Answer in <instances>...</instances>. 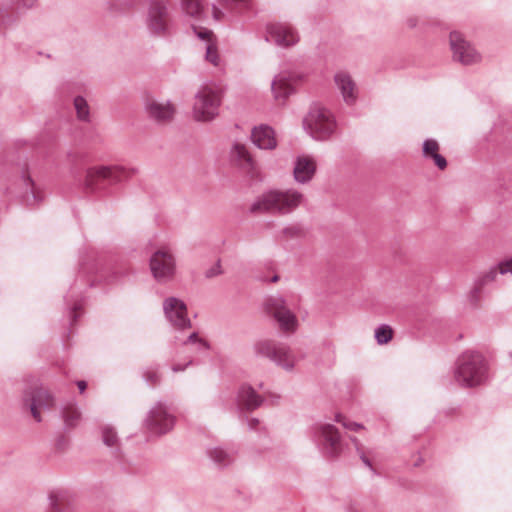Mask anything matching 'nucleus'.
Segmentation results:
<instances>
[{"mask_svg": "<svg viewBox=\"0 0 512 512\" xmlns=\"http://www.w3.org/2000/svg\"><path fill=\"white\" fill-rule=\"evenodd\" d=\"M305 202V195L295 188L270 189L257 197L250 210L258 213L288 215Z\"/></svg>", "mask_w": 512, "mask_h": 512, "instance_id": "nucleus-1", "label": "nucleus"}, {"mask_svg": "<svg viewBox=\"0 0 512 512\" xmlns=\"http://www.w3.org/2000/svg\"><path fill=\"white\" fill-rule=\"evenodd\" d=\"M489 377L488 363L479 352L466 351L462 353L455 365L454 378L464 387H474L483 384Z\"/></svg>", "mask_w": 512, "mask_h": 512, "instance_id": "nucleus-2", "label": "nucleus"}, {"mask_svg": "<svg viewBox=\"0 0 512 512\" xmlns=\"http://www.w3.org/2000/svg\"><path fill=\"white\" fill-rule=\"evenodd\" d=\"M304 130L317 141L329 139L337 131L333 113L320 104H313L302 121Z\"/></svg>", "mask_w": 512, "mask_h": 512, "instance_id": "nucleus-3", "label": "nucleus"}, {"mask_svg": "<svg viewBox=\"0 0 512 512\" xmlns=\"http://www.w3.org/2000/svg\"><path fill=\"white\" fill-rule=\"evenodd\" d=\"M221 105V89L214 83L203 84L194 97L192 117L198 122L215 119Z\"/></svg>", "mask_w": 512, "mask_h": 512, "instance_id": "nucleus-4", "label": "nucleus"}, {"mask_svg": "<svg viewBox=\"0 0 512 512\" xmlns=\"http://www.w3.org/2000/svg\"><path fill=\"white\" fill-rule=\"evenodd\" d=\"M264 311L275 321L280 331L294 333L297 330L298 318L282 295L267 297L264 302Z\"/></svg>", "mask_w": 512, "mask_h": 512, "instance_id": "nucleus-5", "label": "nucleus"}, {"mask_svg": "<svg viewBox=\"0 0 512 512\" xmlns=\"http://www.w3.org/2000/svg\"><path fill=\"white\" fill-rule=\"evenodd\" d=\"M254 350L258 355L269 358L286 371L293 370L298 362V358L291 348L284 344L262 340L254 345Z\"/></svg>", "mask_w": 512, "mask_h": 512, "instance_id": "nucleus-6", "label": "nucleus"}, {"mask_svg": "<svg viewBox=\"0 0 512 512\" xmlns=\"http://www.w3.org/2000/svg\"><path fill=\"white\" fill-rule=\"evenodd\" d=\"M145 26L151 36L165 37L169 34V11L164 0H151L149 2L145 15Z\"/></svg>", "mask_w": 512, "mask_h": 512, "instance_id": "nucleus-7", "label": "nucleus"}, {"mask_svg": "<svg viewBox=\"0 0 512 512\" xmlns=\"http://www.w3.org/2000/svg\"><path fill=\"white\" fill-rule=\"evenodd\" d=\"M314 438L321 452L330 458L339 456L344 443L339 430L332 424L319 423L314 427Z\"/></svg>", "mask_w": 512, "mask_h": 512, "instance_id": "nucleus-8", "label": "nucleus"}, {"mask_svg": "<svg viewBox=\"0 0 512 512\" xmlns=\"http://www.w3.org/2000/svg\"><path fill=\"white\" fill-rule=\"evenodd\" d=\"M175 424L174 415L163 403H156L148 412L144 427L152 435H163L172 430Z\"/></svg>", "mask_w": 512, "mask_h": 512, "instance_id": "nucleus-9", "label": "nucleus"}, {"mask_svg": "<svg viewBox=\"0 0 512 512\" xmlns=\"http://www.w3.org/2000/svg\"><path fill=\"white\" fill-rule=\"evenodd\" d=\"M449 43L454 61L466 66L478 64L481 61V54L460 32H451Z\"/></svg>", "mask_w": 512, "mask_h": 512, "instance_id": "nucleus-10", "label": "nucleus"}, {"mask_svg": "<svg viewBox=\"0 0 512 512\" xmlns=\"http://www.w3.org/2000/svg\"><path fill=\"white\" fill-rule=\"evenodd\" d=\"M150 270L158 282H167L173 278L176 272V263L169 249L161 248L152 254Z\"/></svg>", "mask_w": 512, "mask_h": 512, "instance_id": "nucleus-11", "label": "nucleus"}, {"mask_svg": "<svg viewBox=\"0 0 512 512\" xmlns=\"http://www.w3.org/2000/svg\"><path fill=\"white\" fill-rule=\"evenodd\" d=\"M124 169L121 167L95 166L86 170L84 186L90 191H97L101 188V182L107 180L109 183H116L122 179Z\"/></svg>", "mask_w": 512, "mask_h": 512, "instance_id": "nucleus-12", "label": "nucleus"}, {"mask_svg": "<svg viewBox=\"0 0 512 512\" xmlns=\"http://www.w3.org/2000/svg\"><path fill=\"white\" fill-rule=\"evenodd\" d=\"M266 40L287 48L298 43L299 35L296 29L288 23L271 22L266 26Z\"/></svg>", "mask_w": 512, "mask_h": 512, "instance_id": "nucleus-13", "label": "nucleus"}, {"mask_svg": "<svg viewBox=\"0 0 512 512\" xmlns=\"http://www.w3.org/2000/svg\"><path fill=\"white\" fill-rule=\"evenodd\" d=\"M163 310L167 320L177 329H185L191 326V321L187 317V307L185 303L175 297L167 298L163 303Z\"/></svg>", "mask_w": 512, "mask_h": 512, "instance_id": "nucleus-14", "label": "nucleus"}, {"mask_svg": "<svg viewBox=\"0 0 512 512\" xmlns=\"http://www.w3.org/2000/svg\"><path fill=\"white\" fill-rule=\"evenodd\" d=\"M298 80L297 75L291 72L282 71L278 73L271 82V91L274 99L284 103L294 93V83Z\"/></svg>", "mask_w": 512, "mask_h": 512, "instance_id": "nucleus-15", "label": "nucleus"}, {"mask_svg": "<svg viewBox=\"0 0 512 512\" xmlns=\"http://www.w3.org/2000/svg\"><path fill=\"white\" fill-rule=\"evenodd\" d=\"M21 201L28 207H37L44 200L43 190L36 185L28 172H24L19 180Z\"/></svg>", "mask_w": 512, "mask_h": 512, "instance_id": "nucleus-16", "label": "nucleus"}, {"mask_svg": "<svg viewBox=\"0 0 512 512\" xmlns=\"http://www.w3.org/2000/svg\"><path fill=\"white\" fill-rule=\"evenodd\" d=\"M230 156L232 161L251 178L258 176L256 162L248 152L245 145L241 143H234L230 151Z\"/></svg>", "mask_w": 512, "mask_h": 512, "instance_id": "nucleus-17", "label": "nucleus"}, {"mask_svg": "<svg viewBox=\"0 0 512 512\" xmlns=\"http://www.w3.org/2000/svg\"><path fill=\"white\" fill-rule=\"evenodd\" d=\"M145 111L152 120L158 123H166L173 119L175 107L170 101L149 99L145 103Z\"/></svg>", "mask_w": 512, "mask_h": 512, "instance_id": "nucleus-18", "label": "nucleus"}, {"mask_svg": "<svg viewBox=\"0 0 512 512\" xmlns=\"http://www.w3.org/2000/svg\"><path fill=\"white\" fill-rule=\"evenodd\" d=\"M317 170V164L313 157L309 155L298 156L295 159L293 167V178L299 184L309 183Z\"/></svg>", "mask_w": 512, "mask_h": 512, "instance_id": "nucleus-19", "label": "nucleus"}, {"mask_svg": "<svg viewBox=\"0 0 512 512\" xmlns=\"http://www.w3.org/2000/svg\"><path fill=\"white\" fill-rule=\"evenodd\" d=\"M29 406L33 418L37 422L42 421L41 411L49 409L54 404V398L45 389H36L32 392L31 397L25 400Z\"/></svg>", "mask_w": 512, "mask_h": 512, "instance_id": "nucleus-20", "label": "nucleus"}, {"mask_svg": "<svg viewBox=\"0 0 512 512\" xmlns=\"http://www.w3.org/2000/svg\"><path fill=\"white\" fill-rule=\"evenodd\" d=\"M501 274V262L497 265L491 266L486 271L481 272L474 280L473 288L469 292V299L473 303H477L480 298L483 289L489 284L493 283L497 275Z\"/></svg>", "mask_w": 512, "mask_h": 512, "instance_id": "nucleus-21", "label": "nucleus"}, {"mask_svg": "<svg viewBox=\"0 0 512 512\" xmlns=\"http://www.w3.org/2000/svg\"><path fill=\"white\" fill-rule=\"evenodd\" d=\"M251 0H215L211 5L212 18L215 21H223L229 12L237 8H248Z\"/></svg>", "mask_w": 512, "mask_h": 512, "instance_id": "nucleus-22", "label": "nucleus"}, {"mask_svg": "<svg viewBox=\"0 0 512 512\" xmlns=\"http://www.w3.org/2000/svg\"><path fill=\"white\" fill-rule=\"evenodd\" d=\"M251 140L259 149L272 150L277 146L275 132L267 125L255 127L251 132Z\"/></svg>", "mask_w": 512, "mask_h": 512, "instance_id": "nucleus-23", "label": "nucleus"}, {"mask_svg": "<svg viewBox=\"0 0 512 512\" xmlns=\"http://www.w3.org/2000/svg\"><path fill=\"white\" fill-rule=\"evenodd\" d=\"M49 510L48 512H72V497L66 489L52 490L48 495Z\"/></svg>", "mask_w": 512, "mask_h": 512, "instance_id": "nucleus-24", "label": "nucleus"}, {"mask_svg": "<svg viewBox=\"0 0 512 512\" xmlns=\"http://www.w3.org/2000/svg\"><path fill=\"white\" fill-rule=\"evenodd\" d=\"M263 402L261 396H259L256 391L251 386H242L239 389L237 395V403L239 407L254 410L258 408Z\"/></svg>", "mask_w": 512, "mask_h": 512, "instance_id": "nucleus-25", "label": "nucleus"}, {"mask_svg": "<svg viewBox=\"0 0 512 512\" xmlns=\"http://www.w3.org/2000/svg\"><path fill=\"white\" fill-rule=\"evenodd\" d=\"M336 89L345 101L352 99V76L348 70H339L334 75Z\"/></svg>", "mask_w": 512, "mask_h": 512, "instance_id": "nucleus-26", "label": "nucleus"}, {"mask_svg": "<svg viewBox=\"0 0 512 512\" xmlns=\"http://www.w3.org/2000/svg\"><path fill=\"white\" fill-rule=\"evenodd\" d=\"M422 152L423 156L432 159L440 170H444L447 167V161L439 154V144L435 139H426L423 142Z\"/></svg>", "mask_w": 512, "mask_h": 512, "instance_id": "nucleus-27", "label": "nucleus"}, {"mask_svg": "<svg viewBox=\"0 0 512 512\" xmlns=\"http://www.w3.org/2000/svg\"><path fill=\"white\" fill-rule=\"evenodd\" d=\"M182 11L195 19H202L206 15L205 0H180Z\"/></svg>", "mask_w": 512, "mask_h": 512, "instance_id": "nucleus-28", "label": "nucleus"}, {"mask_svg": "<svg viewBox=\"0 0 512 512\" xmlns=\"http://www.w3.org/2000/svg\"><path fill=\"white\" fill-rule=\"evenodd\" d=\"M209 457L219 466H227L234 460V454L222 447L210 449Z\"/></svg>", "mask_w": 512, "mask_h": 512, "instance_id": "nucleus-29", "label": "nucleus"}, {"mask_svg": "<svg viewBox=\"0 0 512 512\" xmlns=\"http://www.w3.org/2000/svg\"><path fill=\"white\" fill-rule=\"evenodd\" d=\"M182 345L191 347L195 352H206L210 346L208 342L201 338L196 332L191 333L183 342Z\"/></svg>", "mask_w": 512, "mask_h": 512, "instance_id": "nucleus-30", "label": "nucleus"}, {"mask_svg": "<svg viewBox=\"0 0 512 512\" xmlns=\"http://www.w3.org/2000/svg\"><path fill=\"white\" fill-rule=\"evenodd\" d=\"M63 419L66 427L68 428H74L76 427L80 420H81V413L75 406H67L64 408L63 412Z\"/></svg>", "mask_w": 512, "mask_h": 512, "instance_id": "nucleus-31", "label": "nucleus"}, {"mask_svg": "<svg viewBox=\"0 0 512 512\" xmlns=\"http://www.w3.org/2000/svg\"><path fill=\"white\" fill-rule=\"evenodd\" d=\"M74 107H75L77 117L79 120L89 121V117H90L89 105L83 97H81V96L75 97Z\"/></svg>", "mask_w": 512, "mask_h": 512, "instance_id": "nucleus-32", "label": "nucleus"}, {"mask_svg": "<svg viewBox=\"0 0 512 512\" xmlns=\"http://www.w3.org/2000/svg\"><path fill=\"white\" fill-rule=\"evenodd\" d=\"M205 60L215 67L221 65V57L219 55L217 45L215 42H209L205 46Z\"/></svg>", "mask_w": 512, "mask_h": 512, "instance_id": "nucleus-33", "label": "nucleus"}, {"mask_svg": "<svg viewBox=\"0 0 512 512\" xmlns=\"http://www.w3.org/2000/svg\"><path fill=\"white\" fill-rule=\"evenodd\" d=\"M375 339L379 345L388 343L393 336L392 328L387 324H382L375 329Z\"/></svg>", "mask_w": 512, "mask_h": 512, "instance_id": "nucleus-34", "label": "nucleus"}, {"mask_svg": "<svg viewBox=\"0 0 512 512\" xmlns=\"http://www.w3.org/2000/svg\"><path fill=\"white\" fill-rule=\"evenodd\" d=\"M101 433L105 445H107L108 447H116L118 445L119 439L113 427L106 425L102 427Z\"/></svg>", "mask_w": 512, "mask_h": 512, "instance_id": "nucleus-35", "label": "nucleus"}, {"mask_svg": "<svg viewBox=\"0 0 512 512\" xmlns=\"http://www.w3.org/2000/svg\"><path fill=\"white\" fill-rule=\"evenodd\" d=\"M194 33L197 37L205 42V45L209 42H214L213 33L211 30L206 28H193Z\"/></svg>", "mask_w": 512, "mask_h": 512, "instance_id": "nucleus-36", "label": "nucleus"}, {"mask_svg": "<svg viewBox=\"0 0 512 512\" xmlns=\"http://www.w3.org/2000/svg\"><path fill=\"white\" fill-rule=\"evenodd\" d=\"M145 381L150 385H156L160 381V374L157 370L148 369L143 374Z\"/></svg>", "mask_w": 512, "mask_h": 512, "instance_id": "nucleus-37", "label": "nucleus"}, {"mask_svg": "<svg viewBox=\"0 0 512 512\" xmlns=\"http://www.w3.org/2000/svg\"><path fill=\"white\" fill-rule=\"evenodd\" d=\"M38 0H15V5L18 10L26 11L33 9L37 6Z\"/></svg>", "mask_w": 512, "mask_h": 512, "instance_id": "nucleus-38", "label": "nucleus"}, {"mask_svg": "<svg viewBox=\"0 0 512 512\" xmlns=\"http://www.w3.org/2000/svg\"><path fill=\"white\" fill-rule=\"evenodd\" d=\"M512 274V257L501 261V275Z\"/></svg>", "mask_w": 512, "mask_h": 512, "instance_id": "nucleus-39", "label": "nucleus"}, {"mask_svg": "<svg viewBox=\"0 0 512 512\" xmlns=\"http://www.w3.org/2000/svg\"><path fill=\"white\" fill-rule=\"evenodd\" d=\"M335 421L337 423H340L342 424V426L344 428H349L350 427V422L346 419V417H344L342 414L338 413L335 415Z\"/></svg>", "mask_w": 512, "mask_h": 512, "instance_id": "nucleus-40", "label": "nucleus"}, {"mask_svg": "<svg viewBox=\"0 0 512 512\" xmlns=\"http://www.w3.org/2000/svg\"><path fill=\"white\" fill-rule=\"evenodd\" d=\"M192 364V360H189L186 364L182 365V364H174L172 366V371L173 372H181V371H184L189 365Z\"/></svg>", "mask_w": 512, "mask_h": 512, "instance_id": "nucleus-41", "label": "nucleus"}, {"mask_svg": "<svg viewBox=\"0 0 512 512\" xmlns=\"http://www.w3.org/2000/svg\"><path fill=\"white\" fill-rule=\"evenodd\" d=\"M360 458H361L362 462L365 464V466H367L373 474H376L375 470L372 467L370 460L364 454H361Z\"/></svg>", "mask_w": 512, "mask_h": 512, "instance_id": "nucleus-42", "label": "nucleus"}, {"mask_svg": "<svg viewBox=\"0 0 512 512\" xmlns=\"http://www.w3.org/2000/svg\"><path fill=\"white\" fill-rule=\"evenodd\" d=\"M77 386H78V388H79L80 392L82 393V392H84V391H85V389H86V387H87V384H86V382H85V381H78V382H77Z\"/></svg>", "mask_w": 512, "mask_h": 512, "instance_id": "nucleus-43", "label": "nucleus"}, {"mask_svg": "<svg viewBox=\"0 0 512 512\" xmlns=\"http://www.w3.org/2000/svg\"><path fill=\"white\" fill-rule=\"evenodd\" d=\"M257 424H258V420H257V419H251V420H249V426H250V428H255Z\"/></svg>", "mask_w": 512, "mask_h": 512, "instance_id": "nucleus-44", "label": "nucleus"}, {"mask_svg": "<svg viewBox=\"0 0 512 512\" xmlns=\"http://www.w3.org/2000/svg\"><path fill=\"white\" fill-rule=\"evenodd\" d=\"M353 427H354V432H355V431H356L358 428H360L361 426H360V425H358L357 423H354V424H353Z\"/></svg>", "mask_w": 512, "mask_h": 512, "instance_id": "nucleus-45", "label": "nucleus"}, {"mask_svg": "<svg viewBox=\"0 0 512 512\" xmlns=\"http://www.w3.org/2000/svg\"><path fill=\"white\" fill-rule=\"evenodd\" d=\"M279 277L277 275H275L273 278H272V282H276L278 281Z\"/></svg>", "mask_w": 512, "mask_h": 512, "instance_id": "nucleus-46", "label": "nucleus"}, {"mask_svg": "<svg viewBox=\"0 0 512 512\" xmlns=\"http://www.w3.org/2000/svg\"><path fill=\"white\" fill-rule=\"evenodd\" d=\"M214 274H215V273L211 271V272H208L207 276H209V277H210V276H213Z\"/></svg>", "mask_w": 512, "mask_h": 512, "instance_id": "nucleus-47", "label": "nucleus"}, {"mask_svg": "<svg viewBox=\"0 0 512 512\" xmlns=\"http://www.w3.org/2000/svg\"><path fill=\"white\" fill-rule=\"evenodd\" d=\"M511 358H512V351H511Z\"/></svg>", "mask_w": 512, "mask_h": 512, "instance_id": "nucleus-48", "label": "nucleus"}]
</instances>
